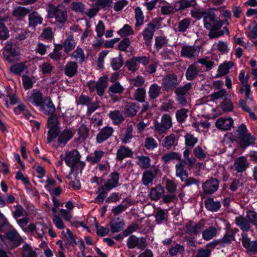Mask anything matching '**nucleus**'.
<instances>
[{
  "label": "nucleus",
  "mask_w": 257,
  "mask_h": 257,
  "mask_svg": "<svg viewBox=\"0 0 257 257\" xmlns=\"http://www.w3.org/2000/svg\"><path fill=\"white\" fill-rule=\"evenodd\" d=\"M78 66L76 62H70L68 63L64 69L65 74L69 77H73L77 72Z\"/></svg>",
  "instance_id": "72a5a7b5"
},
{
  "label": "nucleus",
  "mask_w": 257,
  "mask_h": 257,
  "mask_svg": "<svg viewBox=\"0 0 257 257\" xmlns=\"http://www.w3.org/2000/svg\"><path fill=\"white\" fill-rule=\"evenodd\" d=\"M167 43L168 40L165 37L159 36L155 39V46L158 50L165 46Z\"/></svg>",
  "instance_id": "e2e57ef3"
},
{
  "label": "nucleus",
  "mask_w": 257,
  "mask_h": 257,
  "mask_svg": "<svg viewBox=\"0 0 257 257\" xmlns=\"http://www.w3.org/2000/svg\"><path fill=\"white\" fill-rule=\"evenodd\" d=\"M185 145L189 147L190 148H192L194 145L197 143L198 139L197 138L194 137L193 135L190 134H187L185 136Z\"/></svg>",
  "instance_id": "864d4df0"
},
{
  "label": "nucleus",
  "mask_w": 257,
  "mask_h": 257,
  "mask_svg": "<svg viewBox=\"0 0 257 257\" xmlns=\"http://www.w3.org/2000/svg\"><path fill=\"white\" fill-rule=\"evenodd\" d=\"M137 158L138 159L137 164L141 169H146L150 167L151 160L149 157L139 156Z\"/></svg>",
  "instance_id": "ea45409f"
},
{
  "label": "nucleus",
  "mask_w": 257,
  "mask_h": 257,
  "mask_svg": "<svg viewBox=\"0 0 257 257\" xmlns=\"http://www.w3.org/2000/svg\"><path fill=\"white\" fill-rule=\"evenodd\" d=\"M73 136V133L69 130H64L59 135L58 142L59 145L63 144L64 146Z\"/></svg>",
  "instance_id": "473e14b6"
},
{
  "label": "nucleus",
  "mask_w": 257,
  "mask_h": 257,
  "mask_svg": "<svg viewBox=\"0 0 257 257\" xmlns=\"http://www.w3.org/2000/svg\"><path fill=\"white\" fill-rule=\"evenodd\" d=\"M139 107L135 103L129 102L124 107V114L126 117H133L136 115Z\"/></svg>",
  "instance_id": "bb28decb"
},
{
  "label": "nucleus",
  "mask_w": 257,
  "mask_h": 257,
  "mask_svg": "<svg viewBox=\"0 0 257 257\" xmlns=\"http://www.w3.org/2000/svg\"><path fill=\"white\" fill-rule=\"evenodd\" d=\"M118 33L122 37L132 35L134 33L132 27L127 24L124 25L122 28L119 30Z\"/></svg>",
  "instance_id": "13d9d810"
},
{
  "label": "nucleus",
  "mask_w": 257,
  "mask_h": 257,
  "mask_svg": "<svg viewBox=\"0 0 257 257\" xmlns=\"http://www.w3.org/2000/svg\"><path fill=\"white\" fill-rule=\"evenodd\" d=\"M179 84L177 76L175 74H169L162 79V86L166 91L176 88Z\"/></svg>",
  "instance_id": "9d476101"
},
{
  "label": "nucleus",
  "mask_w": 257,
  "mask_h": 257,
  "mask_svg": "<svg viewBox=\"0 0 257 257\" xmlns=\"http://www.w3.org/2000/svg\"><path fill=\"white\" fill-rule=\"evenodd\" d=\"M146 91L143 88H138L134 94L135 98L140 102L145 101Z\"/></svg>",
  "instance_id": "0e129e2a"
},
{
  "label": "nucleus",
  "mask_w": 257,
  "mask_h": 257,
  "mask_svg": "<svg viewBox=\"0 0 257 257\" xmlns=\"http://www.w3.org/2000/svg\"><path fill=\"white\" fill-rule=\"evenodd\" d=\"M200 51L198 46H183L181 48V55L182 56L188 58H194L197 56Z\"/></svg>",
  "instance_id": "ddd939ff"
},
{
  "label": "nucleus",
  "mask_w": 257,
  "mask_h": 257,
  "mask_svg": "<svg viewBox=\"0 0 257 257\" xmlns=\"http://www.w3.org/2000/svg\"><path fill=\"white\" fill-rule=\"evenodd\" d=\"M135 19L136 20L135 24L136 28H139L143 24L144 16L140 7H137L135 9Z\"/></svg>",
  "instance_id": "37998d69"
},
{
  "label": "nucleus",
  "mask_w": 257,
  "mask_h": 257,
  "mask_svg": "<svg viewBox=\"0 0 257 257\" xmlns=\"http://www.w3.org/2000/svg\"><path fill=\"white\" fill-rule=\"evenodd\" d=\"M133 154L131 149L122 146L117 150L116 153V159L119 161H122L123 159L126 157H131Z\"/></svg>",
  "instance_id": "b1692460"
},
{
  "label": "nucleus",
  "mask_w": 257,
  "mask_h": 257,
  "mask_svg": "<svg viewBox=\"0 0 257 257\" xmlns=\"http://www.w3.org/2000/svg\"><path fill=\"white\" fill-rule=\"evenodd\" d=\"M27 100L32 104L40 106L44 99H43L42 94L40 92L34 91L30 95L27 96Z\"/></svg>",
  "instance_id": "5701e85b"
},
{
  "label": "nucleus",
  "mask_w": 257,
  "mask_h": 257,
  "mask_svg": "<svg viewBox=\"0 0 257 257\" xmlns=\"http://www.w3.org/2000/svg\"><path fill=\"white\" fill-rule=\"evenodd\" d=\"M123 60L121 55L113 58L111 62V66L115 70L119 69L123 65Z\"/></svg>",
  "instance_id": "09e8293b"
},
{
  "label": "nucleus",
  "mask_w": 257,
  "mask_h": 257,
  "mask_svg": "<svg viewBox=\"0 0 257 257\" xmlns=\"http://www.w3.org/2000/svg\"><path fill=\"white\" fill-rule=\"evenodd\" d=\"M6 236L13 243L14 247H18L23 242V238L17 231L13 228L7 233Z\"/></svg>",
  "instance_id": "4468645a"
},
{
  "label": "nucleus",
  "mask_w": 257,
  "mask_h": 257,
  "mask_svg": "<svg viewBox=\"0 0 257 257\" xmlns=\"http://www.w3.org/2000/svg\"><path fill=\"white\" fill-rule=\"evenodd\" d=\"M159 23V22L157 20H153L147 25V27L143 31L142 35L146 45L149 46L151 45L156 28Z\"/></svg>",
  "instance_id": "0eeeda50"
},
{
  "label": "nucleus",
  "mask_w": 257,
  "mask_h": 257,
  "mask_svg": "<svg viewBox=\"0 0 257 257\" xmlns=\"http://www.w3.org/2000/svg\"><path fill=\"white\" fill-rule=\"evenodd\" d=\"M211 250L209 248H200L198 249L195 257H209Z\"/></svg>",
  "instance_id": "774afa93"
},
{
  "label": "nucleus",
  "mask_w": 257,
  "mask_h": 257,
  "mask_svg": "<svg viewBox=\"0 0 257 257\" xmlns=\"http://www.w3.org/2000/svg\"><path fill=\"white\" fill-rule=\"evenodd\" d=\"M43 18L36 12H33L29 15V24L30 27H35L37 25L42 24Z\"/></svg>",
  "instance_id": "c756f323"
},
{
  "label": "nucleus",
  "mask_w": 257,
  "mask_h": 257,
  "mask_svg": "<svg viewBox=\"0 0 257 257\" xmlns=\"http://www.w3.org/2000/svg\"><path fill=\"white\" fill-rule=\"evenodd\" d=\"M58 117L55 114L50 115L47 120V127H54L59 126Z\"/></svg>",
  "instance_id": "680f3d73"
},
{
  "label": "nucleus",
  "mask_w": 257,
  "mask_h": 257,
  "mask_svg": "<svg viewBox=\"0 0 257 257\" xmlns=\"http://www.w3.org/2000/svg\"><path fill=\"white\" fill-rule=\"evenodd\" d=\"M184 251V247L183 245L177 244L175 246L172 247L169 249V254L171 256H174L178 253H183Z\"/></svg>",
  "instance_id": "69168bd1"
},
{
  "label": "nucleus",
  "mask_w": 257,
  "mask_h": 257,
  "mask_svg": "<svg viewBox=\"0 0 257 257\" xmlns=\"http://www.w3.org/2000/svg\"><path fill=\"white\" fill-rule=\"evenodd\" d=\"M240 146L242 148H245L249 145H253L255 144V138L253 136L247 134L240 138Z\"/></svg>",
  "instance_id": "7c9ffc66"
},
{
  "label": "nucleus",
  "mask_w": 257,
  "mask_h": 257,
  "mask_svg": "<svg viewBox=\"0 0 257 257\" xmlns=\"http://www.w3.org/2000/svg\"><path fill=\"white\" fill-rule=\"evenodd\" d=\"M48 17L54 18L59 24L64 23L67 20L68 14L66 8L61 5L55 6L50 4L47 8Z\"/></svg>",
  "instance_id": "f03ea898"
},
{
  "label": "nucleus",
  "mask_w": 257,
  "mask_h": 257,
  "mask_svg": "<svg viewBox=\"0 0 257 257\" xmlns=\"http://www.w3.org/2000/svg\"><path fill=\"white\" fill-rule=\"evenodd\" d=\"M197 5L196 0H179L174 4L176 11L184 10L189 7H195Z\"/></svg>",
  "instance_id": "412c9836"
},
{
  "label": "nucleus",
  "mask_w": 257,
  "mask_h": 257,
  "mask_svg": "<svg viewBox=\"0 0 257 257\" xmlns=\"http://www.w3.org/2000/svg\"><path fill=\"white\" fill-rule=\"evenodd\" d=\"M119 174L117 172L112 173L110 175V178L103 186L106 187L107 190H110L117 186Z\"/></svg>",
  "instance_id": "a878e982"
},
{
  "label": "nucleus",
  "mask_w": 257,
  "mask_h": 257,
  "mask_svg": "<svg viewBox=\"0 0 257 257\" xmlns=\"http://www.w3.org/2000/svg\"><path fill=\"white\" fill-rule=\"evenodd\" d=\"M199 72V67L194 63L189 66L186 73V78L189 80L194 79Z\"/></svg>",
  "instance_id": "2f4dec72"
},
{
  "label": "nucleus",
  "mask_w": 257,
  "mask_h": 257,
  "mask_svg": "<svg viewBox=\"0 0 257 257\" xmlns=\"http://www.w3.org/2000/svg\"><path fill=\"white\" fill-rule=\"evenodd\" d=\"M188 112V110L182 108L179 110H178L176 111V117L178 122L183 123L184 122L187 118L188 115L187 113Z\"/></svg>",
  "instance_id": "c03bdc74"
},
{
  "label": "nucleus",
  "mask_w": 257,
  "mask_h": 257,
  "mask_svg": "<svg viewBox=\"0 0 257 257\" xmlns=\"http://www.w3.org/2000/svg\"><path fill=\"white\" fill-rule=\"evenodd\" d=\"M165 186L167 190L170 193H173L177 190V185L173 180L167 179Z\"/></svg>",
  "instance_id": "338daca9"
},
{
  "label": "nucleus",
  "mask_w": 257,
  "mask_h": 257,
  "mask_svg": "<svg viewBox=\"0 0 257 257\" xmlns=\"http://www.w3.org/2000/svg\"><path fill=\"white\" fill-rule=\"evenodd\" d=\"M124 89L118 82H115L114 84L109 87L108 91L113 94L122 93Z\"/></svg>",
  "instance_id": "4d7b16f0"
},
{
  "label": "nucleus",
  "mask_w": 257,
  "mask_h": 257,
  "mask_svg": "<svg viewBox=\"0 0 257 257\" xmlns=\"http://www.w3.org/2000/svg\"><path fill=\"white\" fill-rule=\"evenodd\" d=\"M48 128L49 130L48 132L47 141L48 143H50L59 134L60 126L49 127Z\"/></svg>",
  "instance_id": "a19ab883"
},
{
  "label": "nucleus",
  "mask_w": 257,
  "mask_h": 257,
  "mask_svg": "<svg viewBox=\"0 0 257 257\" xmlns=\"http://www.w3.org/2000/svg\"><path fill=\"white\" fill-rule=\"evenodd\" d=\"M173 125L171 116L167 113L164 114L160 120L154 122V130L158 134H166Z\"/></svg>",
  "instance_id": "7ed1b4c3"
},
{
  "label": "nucleus",
  "mask_w": 257,
  "mask_h": 257,
  "mask_svg": "<svg viewBox=\"0 0 257 257\" xmlns=\"http://www.w3.org/2000/svg\"><path fill=\"white\" fill-rule=\"evenodd\" d=\"M233 120L230 117H220L215 122L216 127L222 131H228L233 125Z\"/></svg>",
  "instance_id": "6ab92c4d"
},
{
  "label": "nucleus",
  "mask_w": 257,
  "mask_h": 257,
  "mask_svg": "<svg viewBox=\"0 0 257 257\" xmlns=\"http://www.w3.org/2000/svg\"><path fill=\"white\" fill-rule=\"evenodd\" d=\"M205 205L208 210L211 211H217L221 206L219 201H214L211 198H208L205 201Z\"/></svg>",
  "instance_id": "e433bc0d"
},
{
  "label": "nucleus",
  "mask_w": 257,
  "mask_h": 257,
  "mask_svg": "<svg viewBox=\"0 0 257 257\" xmlns=\"http://www.w3.org/2000/svg\"><path fill=\"white\" fill-rule=\"evenodd\" d=\"M221 107L224 111H231L233 108V104L228 98L224 99L221 103Z\"/></svg>",
  "instance_id": "bf43d9fd"
},
{
  "label": "nucleus",
  "mask_w": 257,
  "mask_h": 257,
  "mask_svg": "<svg viewBox=\"0 0 257 257\" xmlns=\"http://www.w3.org/2000/svg\"><path fill=\"white\" fill-rule=\"evenodd\" d=\"M165 189L160 184H157L155 187L150 189L149 196L151 200L157 201L164 195Z\"/></svg>",
  "instance_id": "f3484780"
},
{
  "label": "nucleus",
  "mask_w": 257,
  "mask_h": 257,
  "mask_svg": "<svg viewBox=\"0 0 257 257\" xmlns=\"http://www.w3.org/2000/svg\"><path fill=\"white\" fill-rule=\"evenodd\" d=\"M159 169L154 168L150 170L145 171L142 176V182L145 186L152 183L154 179L158 175Z\"/></svg>",
  "instance_id": "dca6fc26"
},
{
  "label": "nucleus",
  "mask_w": 257,
  "mask_h": 257,
  "mask_svg": "<svg viewBox=\"0 0 257 257\" xmlns=\"http://www.w3.org/2000/svg\"><path fill=\"white\" fill-rule=\"evenodd\" d=\"M242 244L244 248L246 249L247 252L251 254H254L257 252V240L250 241L247 235L242 234Z\"/></svg>",
  "instance_id": "f8f14e48"
},
{
  "label": "nucleus",
  "mask_w": 257,
  "mask_h": 257,
  "mask_svg": "<svg viewBox=\"0 0 257 257\" xmlns=\"http://www.w3.org/2000/svg\"><path fill=\"white\" fill-rule=\"evenodd\" d=\"M63 47L66 53H68L73 50L76 46V43L72 34L70 35L63 43Z\"/></svg>",
  "instance_id": "c9c22d12"
},
{
  "label": "nucleus",
  "mask_w": 257,
  "mask_h": 257,
  "mask_svg": "<svg viewBox=\"0 0 257 257\" xmlns=\"http://www.w3.org/2000/svg\"><path fill=\"white\" fill-rule=\"evenodd\" d=\"M177 160H181V156L179 153L175 152H170L168 153L164 154L162 157V160L165 163H167L171 161Z\"/></svg>",
  "instance_id": "4c0bfd02"
},
{
  "label": "nucleus",
  "mask_w": 257,
  "mask_h": 257,
  "mask_svg": "<svg viewBox=\"0 0 257 257\" xmlns=\"http://www.w3.org/2000/svg\"><path fill=\"white\" fill-rule=\"evenodd\" d=\"M248 163L246 159L244 157H238L235 160L234 166L238 172L245 171L248 167Z\"/></svg>",
  "instance_id": "393cba45"
},
{
  "label": "nucleus",
  "mask_w": 257,
  "mask_h": 257,
  "mask_svg": "<svg viewBox=\"0 0 257 257\" xmlns=\"http://www.w3.org/2000/svg\"><path fill=\"white\" fill-rule=\"evenodd\" d=\"M176 141L175 135L171 134L164 139L162 143V146L167 150H170L174 145Z\"/></svg>",
  "instance_id": "f704fd0d"
},
{
  "label": "nucleus",
  "mask_w": 257,
  "mask_h": 257,
  "mask_svg": "<svg viewBox=\"0 0 257 257\" xmlns=\"http://www.w3.org/2000/svg\"><path fill=\"white\" fill-rule=\"evenodd\" d=\"M14 41L8 42L4 48L3 55L5 59L10 63L18 60L19 53L15 47Z\"/></svg>",
  "instance_id": "423d86ee"
},
{
  "label": "nucleus",
  "mask_w": 257,
  "mask_h": 257,
  "mask_svg": "<svg viewBox=\"0 0 257 257\" xmlns=\"http://www.w3.org/2000/svg\"><path fill=\"white\" fill-rule=\"evenodd\" d=\"M219 187V181L216 178H210L202 184V195H210L216 192Z\"/></svg>",
  "instance_id": "1a4fd4ad"
},
{
  "label": "nucleus",
  "mask_w": 257,
  "mask_h": 257,
  "mask_svg": "<svg viewBox=\"0 0 257 257\" xmlns=\"http://www.w3.org/2000/svg\"><path fill=\"white\" fill-rule=\"evenodd\" d=\"M176 168V175L180 178L182 182L184 181V179L188 177V173L184 169V166L181 162L178 163L175 166Z\"/></svg>",
  "instance_id": "58836bf2"
},
{
  "label": "nucleus",
  "mask_w": 257,
  "mask_h": 257,
  "mask_svg": "<svg viewBox=\"0 0 257 257\" xmlns=\"http://www.w3.org/2000/svg\"><path fill=\"white\" fill-rule=\"evenodd\" d=\"M108 191L109 190H107V189H106V187L104 186H102L100 187L98 191L99 194L96 198L99 203H102L103 202L104 199L106 197V195Z\"/></svg>",
  "instance_id": "052dcab7"
},
{
  "label": "nucleus",
  "mask_w": 257,
  "mask_h": 257,
  "mask_svg": "<svg viewBox=\"0 0 257 257\" xmlns=\"http://www.w3.org/2000/svg\"><path fill=\"white\" fill-rule=\"evenodd\" d=\"M72 56L79 63H82L85 60V55L82 49L77 48L72 54Z\"/></svg>",
  "instance_id": "de8ad7c7"
},
{
  "label": "nucleus",
  "mask_w": 257,
  "mask_h": 257,
  "mask_svg": "<svg viewBox=\"0 0 257 257\" xmlns=\"http://www.w3.org/2000/svg\"><path fill=\"white\" fill-rule=\"evenodd\" d=\"M40 107L43 112L47 115L54 114L56 110L55 106L49 97H46L44 99Z\"/></svg>",
  "instance_id": "a211bd4d"
},
{
  "label": "nucleus",
  "mask_w": 257,
  "mask_h": 257,
  "mask_svg": "<svg viewBox=\"0 0 257 257\" xmlns=\"http://www.w3.org/2000/svg\"><path fill=\"white\" fill-rule=\"evenodd\" d=\"M235 223L242 231L247 232L251 227L249 221H248L246 217L241 215L235 218Z\"/></svg>",
  "instance_id": "4be33fe9"
},
{
  "label": "nucleus",
  "mask_w": 257,
  "mask_h": 257,
  "mask_svg": "<svg viewBox=\"0 0 257 257\" xmlns=\"http://www.w3.org/2000/svg\"><path fill=\"white\" fill-rule=\"evenodd\" d=\"M192 88V84L188 83L183 86H180L175 89L176 99L178 103L182 106L187 103V96L189 94V90Z\"/></svg>",
  "instance_id": "39448f33"
},
{
  "label": "nucleus",
  "mask_w": 257,
  "mask_h": 257,
  "mask_svg": "<svg viewBox=\"0 0 257 257\" xmlns=\"http://www.w3.org/2000/svg\"><path fill=\"white\" fill-rule=\"evenodd\" d=\"M191 24V20L189 18L184 19L179 22L178 27L179 32H184L189 28Z\"/></svg>",
  "instance_id": "3c124183"
},
{
  "label": "nucleus",
  "mask_w": 257,
  "mask_h": 257,
  "mask_svg": "<svg viewBox=\"0 0 257 257\" xmlns=\"http://www.w3.org/2000/svg\"><path fill=\"white\" fill-rule=\"evenodd\" d=\"M147 245L146 239L145 237L138 238L135 235H131L127 241V246L130 249L137 247L139 248L144 249Z\"/></svg>",
  "instance_id": "9b49d317"
},
{
  "label": "nucleus",
  "mask_w": 257,
  "mask_h": 257,
  "mask_svg": "<svg viewBox=\"0 0 257 257\" xmlns=\"http://www.w3.org/2000/svg\"><path fill=\"white\" fill-rule=\"evenodd\" d=\"M32 10V8H26L23 7H18L13 11L12 15L18 19H21L29 14Z\"/></svg>",
  "instance_id": "cd10ccee"
},
{
  "label": "nucleus",
  "mask_w": 257,
  "mask_h": 257,
  "mask_svg": "<svg viewBox=\"0 0 257 257\" xmlns=\"http://www.w3.org/2000/svg\"><path fill=\"white\" fill-rule=\"evenodd\" d=\"M109 116L116 124L120 123L124 120V117L119 110L110 112Z\"/></svg>",
  "instance_id": "a18cd8bd"
},
{
  "label": "nucleus",
  "mask_w": 257,
  "mask_h": 257,
  "mask_svg": "<svg viewBox=\"0 0 257 257\" xmlns=\"http://www.w3.org/2000/svg\"><path fill=\"white\" fill-rule=\"evenodd\" d=\"M217 233L216 228L213 226L203 230L202 232V236L204 240L208 241L215 237Z\"/></svg>",
  "instance_id": "c85d7f7f"
},
{
  "label": "nucleus",
  "mask_w": 257,
  "mask_h": 257,
  "mask_svg": "<svg viewBox=\"0 0 257 257\" xmlns=\"http://www.w3.org/2000/svg\"><path fill=\"white\" fill-rule=\"evenodd\" d=\"M80 155L77 150H73L67 153L65 158L66 164L71 168L74 166L79 161Z\"/></svg>",
  "instance_id": "2eb2a0df"
},
{
  "label": "nucleus",
  "mask_w": 257,
  "mask_h": 257,
  "mask_svg": "<svg viewBox=\"0 0 257 257\" xmlns=\"http://www.w3.org/2000/svg\"><path fill=\"white\" fill-rule=\"evenodd\" d=\"M205 225L204 220H201L197 223H195L193 221H189L185 224V232L186 233L192 235H197L200 233L203 229Z\"/></svg>",
  "instance_id": "6e6552de"
},
{
  "label": "nucleus",
  "mask_w": 257,
  "mask_h": 257,
  "mask_svg": "<svg viewBox=\"0 0 257 257\" xmlns=\"http://www.w3.org/2000/svg\"><path fill=\"white\" fill-rule=\"evenodd\" d=\"M204 27L210 30L208 36L210 39H214L222 36L225 33L229 34L228 29L223 27L220 30L223 25V21L217 20L215 14L211 11H207L203 19Z\"/></svg>",
  "instance_id": "f257e3e1"
},
{
  "label": "nucleus",
  "mask_w": 257,
  "mask_h": 257,
  "mask_svg": "<svg viewBox=\"0 0 257 257\" xmlns=\"http://www.w3.org/2000/svg\"><path fill=\"white\" fill-rule=\"evenodd\" d=\"M161 87L156 84H152L149 89V94L151 99L156 98L160 94Z\"/></svg>",
  "instance_id": "49530a36"
},
{
  "label": "nucleus",
  "mask_w": 257,
  "mask_h": 257,
  "mask_svg": "<svg viewBox=\"0 0 257 257\" xmlns=\"http://www.w3.org/2000/svg\"><path fill=\"white\" fill-rule=\"evenodd\" d=\"M108 79L106 76H102L99 78L97 82L89 81L87 86L90 92H93L96 90L97 95L100 96L103 95L105 89L107 87Z\"/></svg>",
  "instance_id": "20e7f679"
},
{
  "label": "nucleus",
  "mask_w": 257,
  "mask_h": 257,
  "mask_svg": "<svg viewBox=\"0 0 257 257\" xmlns=\"http://www.w3.org/2000/svg\"><path fill=\"white\" fill-rule=\"evenodd\" d=\"M246 217L249 221V224H252L257 226V213L254 211L248 210L246 211Z\"/></svg>",
  "instance_id": "5fc2aeb1"
},
{
  "label": "nucleus",
  "mask_w": 257,
  "mask_h": 257,
  "mask_svg": "<svg viewBox=\"0 0 257 257\" xmlns=\"http://www.w3.org/2000/svg\"><path fill=\"white\" fill-rule=\"evenodd\" d=\"M22 256V257H37V254L30 245L26 244L23 247Z\"/></svg>",
  "instance_id": "79ce46f5"
},
{
  "label": "nucleus",
  "mask_w": 257,
  "mask_h": 257,
  "mask_svg": "<svg viewBox=\"0 0 257 257\" xmlns=\"http://www.w3.org/2000/svg\"><path fill=\"white\" fill-rule=\"evenodd\" d=\"M109 224L111 232L114 233L121 231L123 227L124 223L121 221L117 222L111 221Z\"/></svg>",
  "instance_id": "8fccbe9b"
},
{
  "label": "nucleus",
  "mask_w": 257,
  "mask_h": 257,
  "mask_svg": "<svg viewBox=\"0 0 257 257\" xmlns=\"http://www.w3.org/2000/svg\"><path fill=\"white\" fill-rule=\"evenodd\" d=\"M113 130L112 127L105 126L102 128L96 137V141L98 143H101L108 139L112 134Z\"/></svg>",
  "instance_id": "aec40b11"
},
{
  "label": "nucleus",
  "mask_w": 257,
  "mask_h": 257,
  "mask_svg": "<svg viewBox=\"0 0 257 257\" xmlns=\"http://www.w3.org/2000/svg\"><path fill=\"white\" fill-rule=\"evenodd\" d=\"M217 240L219 245L221 246H224L225 244L230 243L231 240H234V234L233 233L231 234L226 233L224 235L223 238Z\"/></svg>",
  "instance_id": "603ef678"
},
{
  "label": "nucleus",
  "mask_w": 257,
  "mask_h": 257,
  "mask_svg": "<svg viewBox=\"0 0 257 257\" xmlns=\"http://www.w3.org/2000/svg\"><path fill=\"white\" fill-rule=\"evenodd\" d=\"M233 63L232 62H228L221 65L218 70V73L221 75H224L227 74L230 68L232 67Z\"/></svg>",
  "instance_id": "6e6d98bb"
}]
</instances>
